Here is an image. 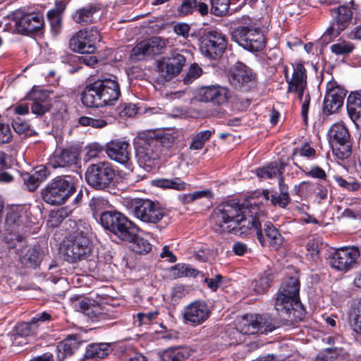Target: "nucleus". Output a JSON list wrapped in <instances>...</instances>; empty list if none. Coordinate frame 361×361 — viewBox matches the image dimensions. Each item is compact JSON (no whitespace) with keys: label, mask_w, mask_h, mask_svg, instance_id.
I'll return each mask as SVG.
<instances>
[{"label":"nucleus","mask_w":361,"mask_h":361,"mask_svg":"<svg viewBox=\"0 0 361 361\" xmlns=\"http://www.w3.org/2000/svg\"><path fill=\"white\" fill-rule=\"evenodd\" d=\"M126 202L129 212L143 223L157 224L167 215L165 209L148 199L135 198Z\"/></svg>","instance_id":"nucleus-6"},{"label":"nucleus","mask_w":361,"mask_h":361,"mask_svg":"<svg viewBox=\"0 0 361 361\" xmlns=\"http://www.w3.org/2000/svg\"><path fill=\"white\" fill-rule=\"evenodd\" d=\"M116 173L111 163L100 161L90 165L85 172L87 183L96 190L109 188L114 182Z\"/></svg>","instance_id":"nucleus-9"},{"label":"nucleus","mask_w":361,"mask_h":361,"mask_svg":"<svg viewBox=\"0 0 361 361\" xmlns=\"http://www.w3.org/2000/svg\"><path fill=\"white\" fill-rule=\"evenodd\" d=\"M334 179L341 187L349 191H355L359 188V184L357 183L354 181H348L341 176H334Z\"/></svg>","instance_id":"nucleus-60"},{"label":"nucleus","mask_w":361,"mask_h":361,"mask_svg":"<svg viewBox=\"0 0 361 361\" xmlns=\"http://www.w3.org/2000/svg\"><path fill=\"white\" fill-rule=\"evenodd\" d=\"M329 141L333 153L339 159L343 160L351 154L350 135L343 123H336L328 132Z\"/></svg>","instance_id":"nucleus-10"},{"label":"nucleus","mask_w":361,"mask_h":361,"mask_svg":"<svg viewBox=\"0 0 361 361\" xmlns=\"http://www.w3.org/2000/svg\"><path fill=\"white\" fill-rule=\"evenodd\" d=\"M262 207L254 197L242 204L233 200L224 202L214 209L211 221L219 233H236L238 227L255 228L257 240L262 247H266L267 240L262 235L259 220L264 216Z\"/></svg>","instance_id":"nucleus-1"},{"label":"nucleus","mask_w":361,"mask_h":361,"mask_svg":"<svg viewBox=\"0 0 361 361\" xmlns=\"http://www.w3.org/2000/svg\"><path fill=\"white\" fill-rule=\"evenodd\" d=\"M78 123L82 126H92L96 128H102L107 125L106 120L103 118H94L88 116H82Z\"/></svg>","instance_id":"nucleus-49"},{"label":"nucleus","mask_w":361,"mask_h":361,"mask_svg":"<svg viewBox=\"0 0 361 361\" xmlns=\"http://www.w3.org/2000/svg\"><path fill=\"white\" fill-rule=\"evenodd\" d=\"M12 133L8 124L0 123V146L9 143L12 140Z\"/></svg>","instance_id":"nucleus-56"},{"label":"nucleus","mask_w":361,"mask_h":361,"mask_svg":"<svg viewBox=\"0 0 361 361\" xmlns=\"http://www.w3.org/2000/svg\"><path fill=\"white\" fill-rule=\"evenodd\" d=\"M230 84L235 89L247 91L257 84V74L245 63L238 61L228 71Z\"/></svg>","instance_id":"nucleus-14"},{"label":"nucleus","mask_w":361,"mask_h":361,"mask_svg":"<svg viewBox=\"0 0 361 361\" xmlns=\"http://www.w3.org/2000/svg\"><path fill=\"white\" fill-rule=\"evenodd\" d=\"M75 192L73 178L59 176L54 178L42 191L43 200L51 205H60Z\"/></svg>","instance_id":"nucleus-5"},{"label":"nucleus","mask_w":361,"mask_h":361,"mask_svg":"<svg viewBox=\"0 0 361 361\" xmlns=\"http://www.w3.org/2000/svg\"><path fill=\"white\" fill-rule=\"evenodd\" d=\"M275 275V270L269 267L259 273L257 278L252 282L254 292L256 294H264L267 292L271 286Z\"/></svg>","instance_id":"nucleus-31"},{"label":"nucleus","mask_w":361,"mask_h":361,"mask_svg":"<svg viewBox=\"0 0 361 361\" xmlns=\"http://www.w3.org/2000/svg\"><path fill=\"white\" fill-rule=\"evenodd\" d=\"M178 137V133L176 131H173L160 134L156 139L158 140L159 142L160 143V147L163 146L169 148L172 146Z\"/></svg>","instance_id":"nucleus-50"},{"label":"nucleus","mask_w":361,"mask_h":361,"mask_svg":"<svg viewBox=\"0 0 361 361\" xmlns=\"http://www.w3.org/2000/svg\"><path fill=\"white\" fill-rule=\"evenodd\" d=\"M345 94L346 91L343 87L336 83L329 84L323 103L324 111L329 114L335 113L342 106Z\"/></svg>","instance_id":"nucleus-28"},{"label":"nucleus","mask_w":361,"mask_h":361,"mask_svg":"<svg viewBox=\"0 0 361 361\" xmlns=\"http://www.w3.org/2000/svg\"><path fill=\"white\" fill-rule=\"evenodd\" d=\"M227 44L228 40L224 34L211 30L200 38V51L204 56L218 60L224 54Z\"/></svg>","instance_id":"nucleus-11"},{"label":"nucleus","mask_w":361,"mask_h":361,"mask_svg":"<svg viewBox=\"0 0 361 361\" xmlns=\"http://www.w3.org/2000/svg\"><path fill=\"white\" fill-rule=\"evenodd\" d=\"M286 164L283 163L274 162L266 167L257 170V175L262 178H272L279 174V176H283Z\"/></svg>","instance_id":"nucleus-39"},{"label":"nucleus","mask_w":361,"mask_h":361,"mask_svg":"<svg viewBox=\"0 0 361 361\" xmlns=\"http://www.w3.org/2000/svg\"><path fill=\"white\" fill-rule=\"evenodd\" d=\"M214 131L207 130L197 133L192 139L190 149L192 150L201 149L204 147L205 142L210 138Z\"/></svg>","instance_id":"nucleus-46"},{"label":"nucleus","mask_w":361,"mask_h":361,"mask_svg":"<svg viewBox=\"0 0 361 361\" xmlns=\"http://www.w3.org/2000/svg\"><path fill=\"white\" fill-rule=\"evenodd\" d=\"M121 97V89L116 76H101L90 82L81 93V102L89 108L112 106Z\"/></svg>","instance_id":"nucleus-3"},{"label":"nucleus","mask_w":361,"mask_h":361,"mask_svg":"<svg viewBox=\"0 0 361 361\" xmlns=\"http://www.w3.org/2000/svg\"><path fill=\"white\" fill-rule=\"evenodd\" d=\"M21 264L27 268L35 269L42 261V253L39 246H34L30 248L20 257Z\"/></svg>","instance_id":"nucleus-36"},{"label":"nucleus","mask_w":361,"mask_h":361,"mask_svg":"<svg viewBox=\"0 0 361 361\" xmlns=\"http://www.w3.org/2000/svg\"><path fill=\"white\" fill-rule=\"evenodd\" d=\"M262 195L265 200H270L274 206L278 205L281 208H286L290 202V195H286L284 194L269 195V192L267 190H264Z\"/></svg>","instance_id":"nucleus-43"},{"label":"nucleus","mask_w":361,"mask_h":361,"mask_svg":"<svg viewBox=\"0 0 361 361\" xmlns=\"http://www.w3.org/2000/svg\"><path fill=\"white\" fill-rule=\"evenodd\" d=\"M211 310L206 302L196 300L184 309V322L192 326H197L206 322L211 315Z\"/></svg>","instance_id":"nucleus-22"},{"label":"nucleus","mask_w":361,"mask_h":361,"mask_svg":"<svg viewBox=\"0 0 361 361\" xmlns=\"http://www.w3.org/2000/svg\"><path fill=\"white\" fill-rule=\"evenodd\" d=\"M231 0H209L211 12L216 16L226 15L228 12Z\"/></svg>","instance_id":"nucleus-45"},{"label":"nucleus","mask_w":361,"mask_h":361,"mask_svg":"<svg viewBox=\"0 0 361 361\" xmlns=\"http://www.w3.org/2000/svg\"><path fill=\"white\" fill-rule=\"evenodd\" d=\"M262 231L264 232L266 236L269 239V244L275 249H279L283 242V238L281 233L271 222L267 221L264 224V228ZM264 235V234L262 233Z\"/></svg>","instance_id":"nucleus-37"},{"label":"nucleus","mask_w":361,"mask_h":361,"mask_svg":"<svg viewBox=\"0 0 361 361\" xmlns=\"http://www.w3.org/2000/svg\"><path fill=\"white\" fill-rule=\"evenodd\" d=\"M48 96L44 93H40V96H35L33 98V102L31 106V111L33 114L42 116L50 109V104L47 101Z\"/></svg>","instance_id":"nucleus-41"},{"label":"nucleus","mask_w":361,"mask_h":361,"mask_svg":"<svg viewBox=\"0 0 361 361\" xmlns=\"http://www.w3.org/2000/svg\"><path fill=\"white\" fill-rule=\"evenodd\" d=\"M159 312L157 311L149 312L146 313H138L137 318L140 324H149L157 317Z\"/></svg>","instance_id":"nucleus-61"},{"label":"nucleus","mask_w":361,"mask_h":361,"mask_svg":"<svg viewBox=\"0 0 361 361\" xmlns=\"http://www.w3.org/2000/svg\"><path fill=\"white\" fill-rule=\"evenodd\" d=\"M111 345L107 343H92L87 346L83 361H97L104 359L111 352Z\"/></svg>","instance_id":"nucleus-33"},{"label":"nucleus","mask_w":361,"mask_h":361,"mask_svg":"<svg viewBox=\"0 0 361 361\" xmlns=\"http://www.w3.org/2000/svg\"><path fill=\"white\" fill-rule=\"evenodd\" d=\"M106 204L107 201L102 197H93L90 202V207L94 213L98 212Z\"/></svg>","instance_id":"nucleus-64"},{"label":"nucleus","mask_w":361,"mask_h":361,"mask_svg":"<svg viewBox=\"0 0 361 361\" xmlns=\"http://www.w3.org/2000/svg\"><path fill=\"white\" fill-rule=\"evenodd\" d=\"M353 1L350 4L339 6L331 10V15L334 18V22L324 34V37H329V39L336 37L350 23L353 18Z\"/></svg>","instance_id":"nucleus-18"},{"label":"nucleus","mask_w":361,"mask_h":361,"mask_svg":"<svg viewBox=\"0 0 361 361\" xmlns=\"http://www.w3.org/2000/svg\"><path fill=\"white\" fill-rule=\"evenodd\" d=\"M37 329V326L34 324H31V320L29 322H23L19 324L16 326L17 334L20 336H28L33 334Z\"/></svg>","instance_id":"nucleus-55"},{"label":"nucleus","mask_w":361,"mask_h":361,"mask_svg":"<svg viewBox=\"0 0 361 361\" xmlns=\"http://www.w3.org/2000/svg\"><path fill=\"white\" fill-rule=\"evenodd\" d=\"M199 99L203 102H211L214 106H223L228 103L230 91L227 87L212 85L202 87L198 92Z\"/></svg>","instance_id":"nucleus-25"},{"label":"nucleus","mask_w":361,"mask_h":361,"mask_svg":"<svg viewBox=\"0 0 361 361\" xmlns=\"http://www.w3.org/2000/svg\"><path fill=\"white\" fill-rule=\"evenodd\" d=\"M165 47L166 42L163 39L152 37L137 43L131 51L130 58L135 61L143 60L147 56L162 54Z\"/></svg>","instance_id":"nucleus-20"},{"label":"nucleus","mask_w":361,"mask_h":361,"mask_svg":"<svg viewBox=\"0 0 361 361\" xmlns=\"http://www.w3.org/2000/svg\"><path fill=\"white\" fill-rule=\"evenodd\" d=\"M222 279V276L217 274L214 278H205L204 282L207 283L208 288L212 290L216 291L221 284Z\"/></svg>","instance_id":"nucleus-63"},{"label":"nucleus","mask_w":361,"mask_h":361,"mask_svg":"<svg viewBox=\"0 0 361 361\" xmlns=\"http://www.w3.org/2000/svg\"><path fill=\"white\" fill-rule=\"evenodd\" d=\"M81 308L84 313L92 322H106L119 317L121 312L111 305L101 306L99 305H90L87 302H81Z\"/></svg>","instance_id":"nucleus-26"},{"label":"nucleus","mask_w":361,"mask_h":361,"mask_svg":"<svg viewBox=\"0 0 361 361\" xmlns=\"http://www.w3.org/2000/svg\"><path fill=\"white\" fill-rule=\"evenodd\" d=\"M49 176V172L46 166H39L32 173H25L23 175V179L25 185L30 191H35L39 185L44 181Z\"/></svg>","instance_id":"nucleus-32"},{"label":"nucleus","mask_w":361,"mask_h":361,"mask_svg":"<svg viewBox=\"0 0 361 361\" xmlns=\"http://www.w3.org/2000/svg\"><path fill=\"white\" fill-rule=\"evenodd\" d=\"M354 49V46L349 42H340L331 46V51L336 55H348Z\"/></svg>","instance_id":"nucleus-47"},{"label":"nucleus","mask_w":361,"mask_h":361,"mask_svg":"<svg viewBox=\"0 0 361 361\" xmlns=\"http://www.w3.org/2000/svg\"><path fill=\"white\" fill-rule=\"evenodd\" d=\"M100 7L97 4H90L77 9L72 15V19L75 23L87 25L93 23L97 17Z\"/></svg>","instance_id":"nucleus-30"},{"label":"nucleus","mask_w":361,"mask_h":361,"mask_svg":"<svg viewBox=\"0 0 361 361\" xmlns=\"http://www.w3.org/2000/svg\"><path fill=\"white\" fill-rule=\"evenodd\" d=\"M15 32L28 35L39 31L44 26V18L39 13H27L18 9L12 14Z\"/></svg>","instance_id":"nucleus-13"},{"label":"nucleus","mask_w":361,"mask_h":361,"mask_svg":"<svg viewBox=\"0 0 361 361\" xmlns=\"http://www.w3.org/2000/svg\"><path fill=\"white\" fill-rule=\"evenodd\" d=\"M105 152L110 159L132 171V149L128 142L122 139L113 140L106 144Z\"/></svg>","instance_id":"nucleus-19"},{"label":"nucleus","mask_w":361,"mask_h":361,"mask_svg":"<svg viewBox=\"0 0 361 361\" xmlns=\"http://www.w3.org/2000/svg\"><path fill=\"white\" fill-rule=\"evenodd\" d=\"M350 324L353 331L355 334L361 335V300L350 314Z\"/></svg>","instance_id":"nucleus-44"},{"label":"nucleus","mask_w":361,"mask_h":361,"mask_svg":"<svg viewBox=\"0 0 361 361\" xmlns=\"http://www.w3.org/2000/svg\"><path fill=\"white\" fill-rule=\"evenodd\" d=\"M78 160V150L72 147L57 148L49 159V164L54 169L72 168Z\"/></svg>","instance_id":"nucleus-27"},{"label":"nucleus","mask_w":361,"mask_h":361,"mask_svg":"<svg viewBox=\"0 0 361 361\" xmlns=\"http://www.w3.org/2000/svg\"><path fill=\"white\" fill-rule=\"evenodd\" d=\"M12 126L14 131L18 135H25V136L28 135L30 126L27 121H23L21 118L17 117L13 119Z\"/></svg>","instance_id":"nucleus-54"},{"label":"nucleus","mask_w":361,"mask_h":361,"mask_svg":"<svg viewBox=\"0 0 361 361\" xmlns=\"http://www.w3.org/2000/svg\"><path fill=\"white\" fill-rule=\"evenodd\" d=\"M27 210L25 206L16 205L12 207L7 213L6 218V230L16 236V239L25 231Z\"/></svg>","instance_id":"nucleus-23"},{"label":"nucleus","mask_w":361,"mask_h":361,"mask_svg":"<svg viewBox=\"0 0 361 361\" xmlns=\"http://www.w3.org/2000/svg\"><path fill=\"white\" fill-rule=\"evenodd\" d=\"M214 197V193L212 190L207 189L204 190L195 191L192 193L184 194L179 197L180 200L184 204H191L195 200L206 198L211 200Z\"/></svg>","instance_id":"nucleus-42"},{"label":"nucleus","mask_w":361,"mask_h":361,"mask_svg":"<svg viewBox=\"0 0 361 361\" xmlns=\"http://www.w3.org/2000/svg\"><path fill=\"white\" fill-rule=\"evenodd\" d=\"M297 156L313 159L316 157V150L308 143L305 142L302 145L300 148L295 149L293 152V157H295Z\"/></svg>","instance_id":"nucleus-51"},{"label":"nucleus","mask_w":361,"mask_h":361,"mask_svg":"<svg viewBox=\"0 0 361 361\" xmlns=\"http://www.w3.org/2000/svg\"><path fill=\"white\" fill-rule=\"evenodd\" d=\"M360 254L357 247H342L329 255V263L336 270L346 271L352 268Z\"/></svg>","instance_id":"nucleus-21"},{"label":"nucleus","mask_w":361,"mask_h":361,"mask_svg":"<svg viewBox=\"0 0 361 361\" xmlns=\"http://www.w3.org/2000/svg\"><path fill=\"white\" fill-rule=\"evenodd\" d=\"M101 40V35L97 28L79 30L70 41V48L75 52L92 54L96 49L95 44Z\"/></svg>","instance_id":"nucleus-16"},{"label":"nucleus","mask_w":361,"mask_h":361,"mask_svg":"<svg viewBox=\"0 0 361 361\" xmlns=\"http://www.w3.org/2000/svg\"><path fill=\"white\" fill-rule=\"evenodd\" d=\"M120 108L121 109L120 111V114L121 116L132 117L135 116L137 112V109L133 104L123 103L120 105Z\"/></svg>","instance_id":"nucleus-62"},{"label":"nucleus","mask_w":361,"mask_h":361,"mask_svg":"<svg viewBox=\"0 0 361 361\" xmlns=\"http://www.w3.org/2000/svg\"><path fill=\"white\" fill-rule=\"evenodd\" d=\"M192 350L185 346L169 348L160 355L161 361H184L192 354Z\"/></svg>","instance_id":"nucleus-35"},{"label":"nucleus","mask_w":361,"mask_h":361,"mask_svg":"<svg viewBox=\"0 0 361 361\" xmlns=\"http://www.w3.org/2000/svg\"><path fill=\"white\" fill-rule=\"evenodd\" d=\"M195 11L190 0H183L176 12L178 16L184 17Z\"/></svg>","instance_id":"nucleus-57"},{"label":"nucleus","mask_w":361,"mask_h":361,"mask_svg":"<svg viewBox=\"0 0 361 361\" xmlns=\"http://www.w3.org/2000/svg\"><path fill=\"white\" fill-rule=\"evenodd\" d=\"M202 73V68L197 63H192L186 73L183 82L185 84L191 83L193 80L198 78Z\"/></svg>","instance_id":"nucleus-53"},{"label":"nucleus","mask_w":361,"mask_h":361,"mask_svg":"<svg viewBox=\"0 0 361 361\" xmlns=\"http://www.w3.org/2000/svg\"><path fill=\"white\" fill-rule=\"evenodd\" d=\"M61 250L66 261L74 263L90 255L92 245L87 233L78 228L63 240Z\"/></svg>","instance_id":"nucleus-4"},{"label":"nucleus","mask_w":361,"mask_h":361,"mask_svg":"<svg viewBox=\"0 0 361 361\" xmlns=\"http://www.w3.org/2000/svg\"><path fill=\"white\" fill-rule=\"evenodd\" d=\"M231 39L250 52L261 51L267 44L263 32L252 25H240L234 28L231 32Z\"/></svg>","instance_id":"nucleus-8"},{"label":"nucleus","mask_w":361,"mask_h":361,"mask_svg":"<svg viewBox=\"0 0 361 361\" xmlns=\"http://www.w3.org/2000/svg\"><path fill=\"white\" fill-rule=\"evenodd\" d=\"M161 154L158 140L140 139L136 148L137 162L146 171H150L155 165Z\"/></svg>","instance_id":"nucleus-15"},{"label":"nucleus","mask_w":361,"mask_h":361,"mask_svg":"<svg viewBox=\"0 0 361 361\" xmlns=\"http://www.w3.org/2000/svg\"><path fill=\"white\" fill-rule=\"evenodd\" d=\"M81 336L78 334H69L62 341L58 343L56 348L57 361H63L66 357L73 355L82 343ZM30 361H54V355L46 353L33 357Z\"/></svg>","instance_id":"nucleus-17"},{"label":"nucleus","mask_w":361,"mask_h":361,"mask_svg":"<svg viewBox=\"0 0 361 361\" xmlns=\"http://www.w3.org/2000/svg\"><path fill=\"white\" fill-rule=\"evenodd\" d=\"M137 231H133L132 239L125 240V241L131 243V249L133 252L140 254L145 255L152 250L151 243L144 238L139 236L136 234Z\"/></svg>","instance_id":"nucleus-38"},{"label":"nucleus","mask_w":361,"mask_h":361,"mask_svg":"<svg viewBox=\"0 0 361 361\" xmlns=\"http://www.w3.org/2000/svg\"><path fill=\"white\" fill-rule=\"evenodd\" d=\"M307 75L304 76L302 73L299 71L298 75H295L294 78L289 82V86L287 87V93H295L300 102L302 101V98L307 92Z\"/></svg>","instance_id":"nucleus-34"},{"label":"nucleus","mask_w":361,"mask_h":361,"mask_svg":"<svg viewBox=\"0 0 361 361\" xmlns=\"http://www.w3.org/2000/svg\"><path fill=\"white\" fill-rule=\"evenodd\" d=\"M173 30L177 35L186 39L189 36L190 26L186 23H178L173 25Z\"/></svg>","instance_id":"nucleus-59"},{"label":"nucleus","mask_w":361,"mask_h":361,"mask_svg":"<svg viewBox=\"0 0 361 361\" xmlns=\"http://www.w3.org/2000/svg\"><path fill=\"white\" fill-rule=\"evenodd\" d=\"M66 6L62 1L56 3L55 8L49 10L47 12V18L51 27L57 30L61 27V14L65 10Z\"/></svg>","instance_id":"nucleus-40"},{"label":"nucleus","mask_w":361,"mask_h":361,"mask_svg":"<svg viewBox=\"0 0 361 361\" xmlns=\"http://www.w3.org/2000/svg\"><path fill=\"white\" fill-rule=\"evenodd\" d=\"M100 223L106 230L113 233L119 239L130 240L133 231H137V226L126 216L116 211L103 212L100 214Z\"/></svg>","instance_id":"nucleus-7"},{"label":"nucleus","mask_w":361,"mask_h":361,"mask_svg":"<svg viewBox=\"0 0 361 361\" xmlns=\"http://www.w3.org/2000/svg\"><path fill=\"white\" fill-rule=\"evenodd\" d=\"M300 282L295 278H289L281 284L276 294L274 308L280 317L291 323L302 321L306 311L300 297Z\"/></svg>","instance_id":"nucleus-2"},{"label":"nucleus","mask_w":361,"mask_h":361,"mask_svg":"<svg viewBox=\"0 0 361 361\" xmlns=\"http://www.w3.org/2000/svg\"><path fill=\"white\" fill-rule=\"evenodd\" d=\"M195 11L201 16H206L209 12V0H190Z\"/></svg>","instance_id":"nucleus-58"},{"label":"nucleus","mask_w":361,"mask_h":361,"mask_svg":"<svg viewBox=\"0 0 361 361\" xmlns=\"http://www.w3.org/2000/svg\"><path fill=\"white\" fill-rule=\"evenodd\" d=\"M185 63V57L178 53L173 54L167 60L159 61L157 72L159 75V80L163 82L176 76L182 70Z\"/></svg>","instance_id":"nucleus-24"},{"label":"nucleus","mask_w":361,"mask_h":361,"mask_svg":"<svg viewBox=\"0 0 361 361\" xmlns=\"http://www.w3.org/2000/svg\"><path fill=\"white\" fill-rule=\"evenodd\" d=\"M292 66H293V73H292L291 76L289 75L288 67L284 66V68H283L284 78H285L286 82L288 84V86H289V82L292 80V78H294L295 75H298L299 71H300V73H302L304 75V76L307 75V71L302 63H295L294 64H292Z\"/></svg>","instance_id":"nucleus-52"},{"label":"nucleus","mask_w":361,"mask_h":361,"mask_svg":"<svg viewBox=\"0 0 361 361\" xmlns=\"http://www.w3.org/2000/svg\"><path fill=\"white\" fill-rule=\"evenodd\" d=\"M347 111L357 128H361V90L351 92L347 98Z\"/></svg>","instance_id":"nucleus-29"},{"label":"nucleus","mask_w":361,"mask_h":361,"mask_svg":"<svg viewBox=\"0 0 361 361\" xmlns=\"http://www.w3.org/2000/svg\"><path fill=\"white\" fill-rule=\"evenodd\" d=\"M237 330L242 334H265L276 329L272 319L267 314H247L238 323Z\"/></svg>","instance_id":"nucleus-12"},{"label":"nucleus","mask_w":361,"mask_h":361,"mask_svg":"<svg viewBox=\"0 0 361 361\" xmlns=\"http://www.w3.org/2000/svg\"><path fill=\"white\" fill-rule=\"evenodd\" d=\"M322 246V240L320 237H313L308 240L306 247L312 259L319 255Z\"/></svg>","instance_id":"nucleus-48"}]
</instances>
